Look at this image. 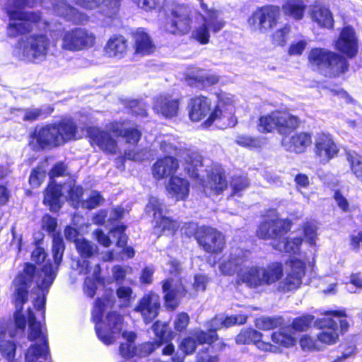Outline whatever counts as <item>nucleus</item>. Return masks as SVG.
<instances>
[{
	"mask_svg": "<svg viewBox=\"0 0 362 362\" xmlns=\"http://www.w3.org/2000/svg\"><path fill=\"white\" fill-rule=\"evenodd\" d=\"M310 18L313 23L320 28L333 29L334 20L329 8L321 4H314L309 11Z\"/></svg>",
	"mask_w": 362,
	"mask_h": 362,
	"instance_id": "obj_24",
	"label": "nucleus"
},
{
	"mask_svg": "<svg viewBox=\"0 0 362 362\" xmlns=\"http://www.w3.org/2000/svg\"><path fill=\"white\" fill-rule=\"evenodd\" d=\"M36 271L37 268L34 264L26 262L23 270L19 272L15 278L13 302L16 308H20V310H23V305L28 301L29 288L33 282Z\"/></svg>",
	"mask_w": 362,
	"mask_h": 362,
	"instance_id": "obj_10",
	"label": "nucleus"
},
{
	"mask_svg": "<svg viewBox=\"0 0 362 362\" xmlns=\"http://www.w3.org/2000/svg\"><path fill=\"white\" fill-rule=\"evenodd\" d=\"M46 177V172L41 165L33 168L28 178L31 188L37 189L41 186Z\"/></svg>",
	"mask_w": 362,
	"mask_h": 362,
	"instance_id": "obj_51",
	"label": "nucleus"
},
{
	"mask_svg": "<svg viewBox=\"0 0 362 362\" xmlns=\"http://www.w3.org/2000/svg\"><path fill=\"white\" fill-rule=\"evenodd\" d=\"M50 41L45 34H33L27 38V44L23 45V40H20L16 47L21 50L22 56L28 60L46 57L49 47Z\"/></svg>",
	"mask_w": 362,
	"mask_h": 362,
	"instance_id": "obj_12",
	"label": "nucleus"
},
{
	"mask_svg": "<svg viewBox=\"0 0 362 362\" xmlns=\"http://www.w3.org/2000/svg\"><path fill=\"white\" fill-rule=\"evenodd\" d=\"M116 300L112 294H106L95 299L91 310V320L95 323V330L98 339L105 345L115 341L114 334L122 330L123 317L117 311H110L105 316V330L100 326L103 321L105 310L112 308Z\"/></svg>",
	"mask_w": 362,
	"mask_h": 362,
	"instance_id": "obj_3",
	"label": "nucleus"
},
{
	"mask_svg": "<svg viewBox=\"0 0 362 362\" xmlns=\"http://www.w3.org/2000/svg\"><path fill=\"white\" fill-rule=\"evenodd\" d=\"M292 225L288 218H264L258 224L255 236L262 240L280 239L290 231Z\"/></svg>",
	"mask_w": 362,
	"mask_h": 362,
	"instance_id": "obj_11",
	"label": "nucleus"
},
{
	"mask_svg": "<svg viewBox=\"0 0 362 362\" xmlns=\"http://www.w3.org/2000/svg\"><path fill=\"white\" fill-rule=\"evenodd\" d=\"M95 37L86 30L75 28L66 32L62 38V47L70 51H78L91 47Z\"/></svg>",
	"mask_w": 362,
	"mask_h": 362,
	"instance_id": "obj_18",
	"label": "nucleus"
},
{
	"mask_svg": "<svg viewBox=\"0 0 362 362\" xmlns=\"http://www.w3.org/2000/svg\"><path fill=\"white\" fill-rule=\"evenodd\" d=\"M179 105V99H173L169 95H160L154 101L153 110L165 118H173L177 115Z\"/></svg>",
	"mask_w": 362,
	"mask_h": 362,
	"instance_id": "obj_26",
	"label": "nucleus"
},
{
	"mask_svg": "<svg viewBox=\"0 0 362 362\" xmlns=\"http://www.w3.org/2000/svg\"><path fill=\"white\" fill-rule=\"evenodd\" d=\"M125 121H113L110 123V131L116 137H122L129 146H137L142 137V131L138 126L124 128Z\"/></svg>",
	"mask_w": 362,
	"mask_h": 362,
	"instance_id": "obj_20",
	"label": "nucleus"
},
{
	"mask_svg": "<svg viewBox=\"0 0 362 362\" xmlns=\"http://www.w3.org/2000/svg\"><path fill=\"white\" fill-rule=\"evenodd\" d=\"M41 229L45 231L52 238L55 235H62L60 230H57V218L49 214H45L42 217Z\"/></svg>",
	"mask_w": 362,
	"mask_h": 362,
	"instance_id": "obj_45",
	"label": "nucleus"
},
{
	"mask_svg": "<svg viewBox=\"0 0 362 362\" xmlns=\"http://www.w3.org/2000/svg\"><path fill=\"white\" fill-rule=\"evenodd\" d=\"M178 229V225L175 220L166 216H161L156 220L153 226V233L158 238L164 235H173Z\"/></svg>",
	"mask_w": 362,
	"mask_h": 362,
	"instance_id": "obj_37",
	"label": "nucleus"
},
{
	"mask_svg": "<svg viewBox=\"0 0 362 362\" xmlns=\"http://www.w3.org/2000/svg\"><path fill=\"white\" fill-rule=\"evenodd\" d=\"M127 226L124 224L115 226L112 232L113 236L117 238L116 245L118 247H124L127 245L128 235L125 233Z\"/></svg>",
	"mask_w": 362,
	"mask_h": 362,
	"instance_id": "obj_60",
	"label": "nucleus"
},
{
	"mask_svg": "<svg viewBox=\"0 0 362 362\" xmlns=\"http://www.w3.org/2000/svg\"><path fill=\"white\" fill-rule=\"evenodd\" d=\"M218 327H210L207 330L197 328L190 332V335L185 337L180 344L178 348L181 353L176 352L171 357L172 362H184L185 357L195 353L198 346L204 344H211L218 339L217 332Z\"/></svg>",
	"mask_w": 362,
	"mask_h": 362,
	"instance_id": "obj_7",
	"label": "nucleus"
},
{
	"mask_svg": "<svg viewBox=\"0 0 362 362\" xmlns=\"http://www.w3.org/2000/svg\"><path fill=\"white\" fill-rule=\"evenodd\" d=\"M161 308L160 298L153 291L144 293L139 300L134 311L141 314L146 324L151 322L159 314Z\"/></svg>",
	"mask_w": 362,
	"mask_h": 362,
	"instance_id": "obj_19",
	"label": "nucleus"
},
{
	"mask_svg": "<svg viewBox=\"0 0 362 362\" xmlns=\"http://www.w3.org/2000/svg\"><path fill=\"white\" fill-rule=\"evenodd\" d=\"M238 282L244 283L251 288L264 286L259 267L253 266L239 273Z\"/></svg>",
	"mask_w": 362,
	"mask_h": 362,
	"instance_id": "obj_38",
	"label": "nucleus"
},
{
	"mask_svg": "<svg viewBox=\"0 0 362 362\" xmlns=\"http://www.w3.org/2000/svg\"><path fill=\"white\" fill-rule=\"evenodd\" d=\"M209 346L202 347L198 352L195 362H218L219 358L216 355L209 354Z\"/></svg>",
	"mask_w": 362,
	"mask_h": 362,
	"instance_id": "obj_64",
	"label": "nucleus"
},
{
	"mask_svg": "<svg viewBox=\"0 0 362 362\" xmlns=\"http://www.w3.org/2000/svg\"><path fill=\"white\" fill-rule=\"evenodd\" d=\"M314 318L313 315L309 314L298 316L293 320L291 327L296 332H305L310 327Z\"/></svg>",
	"mask_w": 362,
	"mask_h": 362,
	"instance_id": "obj_48",
	"label": "nucleus"
},
{
	"mask_svg": "<svg viewBox=\"0 0 362 362\" xmlns=\"http://www.w3.org/2000/svg\"><path fill=\"white\" fill-rule=\"evenodd\" d=\"M264 286L278 282L284 276V266L281 262H272L265 267H259Z\"/></svg>",
	"mask_w": 362,
	"mask_h": 362,
	"instance_id": "obj_35",
	"label": "nucleus"
},
{
	"mask_svg": "<svg viewBox=\"0 0 362 362\" xmlns=\"http://www.w3.org/2000/svg\"><path fill=\"white\" fill-rule=\"evenodd\" d=\"M303 242V238L302 237H295L293 238L287 237L284 238V252L290 254H297Z\"/></svg>",
	"mask_w": 362,
	"mask_h": 362,
	"instance_id": "obj_59",
	"label": "nucleus"
},
{
	"mask_svg": "<svg viewBox=\"0 0 362 362\" xmlns=\"http://www.w3.org/2000/svg\"><path fill=\"white\" fill-rule=\"evenodd\" d=\"M132 38L133 48L136 54L147 56L156 50V47L151 35L143 28H138L132 33Z\"/></svg>",
	"mask_w": 362,
	"mask_h": 362,
	"instance_id": "obj_25",
	"label": "nucleus"
},
{
	"mask_svg": "<svg viewBox=\"0 0 362 362\" xmlns=\"http://www.w3.org/2000/svg\"><path fill=\"white\" fill-rule=\"evenodd\" d=\"M185 170L190 178L199 180V168L203 166V157L197 151L187 150L184 157Z\"/></svg>",
	"mask_w": 362,
	"mask_h": 362,
	"instance_id": "obj_32",
	"label": "nucleus"
},
{
	"mask_svg": "<svg viewBox=\"0 0 362 362\" xmlns=\"http://www.w3.org/2000/svg\"><path fill=\"white\" fill-rule=\"evenodd\" d=\"M187 110L189 119L193 122L204 119L211 110V100L203 95H194L188 102Z\"/></svg>",
	"mask_w": 362,
	"mask_h": 362,
	"instance_id": "obj_21",
	"label": "nucleus"
},
{
	"mask_svg": "<svg viewBox=\"0 0 362 362\" xmlns=\"http://www.w3.org/2000/svg\"><path fill=\"white\" fill-rule=\"evenodd\" d=\"M52 255L53 262L48 260L41 268L42 272L48 278L47 286H50L56 278L57 271L61 264L65 251V244L62 235H55L52 238Z\"/></svg>",
	"mask_w": 362,
	"mask_h": 362,
	"instance_id": "obj_15",
	"label": "nucleus"
},
{
	"mask_svg": "<svg viewBox=\"0 0 362 362\" xmlns=\"http://www.w3.org/2000/svg\"><path fill=\"white\" fill-rule=\"evenodd\" d=\"M48 278L44 276L42 280L41 284L37 286V288L41 290V296H37L34 300V307L36 310L41 311L42 315L45 313V303H46V296L48 293L50 286H47Z\"/></svg>",
	"mask_w": 362,
	"mask_h": 362,
	"instance_id": "obj_47",
	"label": "nucleus"
},
{
	"mask_svg": "<svg viewBox=\"0 0 362 362\" xmlns=\"http://www.w3.org/2000/svg\"><path fill=\"white\" fill-rule=\"evenodd\" d=\"M272 340L276 345L285 348L291 347L296 344V339L293 337L280 330L272 333Z\"/></svg>",
	"mask_w": 362,
	"mask_h": 362,
	"instance_id": "obj_49",
	"label": "nucleus"
},
{
	"mask_svg": "<svg viewBox=\"0 0 362 362\" xmlns=\"http://www.w3.org/2000/svg\"><path fill=\"white\" fill-rule=\"evenodd\" d=\"M247 319V317L244 315L226 316L216 327H218V330L222 327L228 328L236 325H244Z\"/></svg>",
	"mask_w": 362,
	"mask_h": 362,
	"instance_id": "obj_57",
	"label": "nucleus"
},
{
	"mask_svg": "<svg viewBox=\"0 0 362 362\" xmlns=\"http://www.w3.org/2000/svg\"><path fill=\"white\" fill-rule=\"evenodd\" d=\"M235 143L242 147L252 148H259L261 147L260 141L257 137L251 136L247 134H240L236 137Z\"/></svg>",
	"mask_w": 362,
	"mask_h": 362,
	"instance_id": "obj_54",
	"label": "nucleus"
},
{
	"mask_svg": "<svg viewBox=\"0 0 362 362\" xmlns=\"http://www.w3.org/2000/svg\"><path fill=\"white\" fill-rule=\"evenodd\" d=\"M170 266L169 273L177 276L175 283L171 278H168L161 281L162 292L163 293V300L168 310L174 311L180 304V299L185 297L188 290L182 283L180 274L182 271L181 263L176 259H170L168 262Z\"/></svg>",
	"mask_w": 362,
	"mask_h": 362,
	"instance_id": "obj_6",
	"label": "nucleus"
},
{
	"mask_svg": "<svg viewBox=\"0 0 362 362\" xmlns=\"http://www.w3.org/2000/svg\"><path fill=\"white\" fill-rule=\"evenodd\" d=\"M132 293V288L127 286H120L116 289L117 297L124 306L129 305Z\"/></svg>",
	"mask_w": 362,
	"mask_h": 362,
	"instance_id": "obj_63",
	"label": "nucleus"
},
{
	"mask_svg": "<svg viewBox=\"0 0 362 362\" xmlns=\"http://www.w3.org/2000/svg\"><path fill=\"white\" fill-rule=\"evenodd\" d=\"M337 52L323 47H313L308 54L309 64L320 71H324L330 78H339L350 69L349 59L358 54V40L351 25L342 28L334 42Z\"/></svg>",
	"mask_w": 362,
	"mask_h": 362,
	"instance_id": "obj_1",
	"label": "nucleus"
},
{
	"mask_svg": "<svg viewBox=\"0 0 362 362\" xmlns=\"http://www.w3.org/2000/svg\"><path fill=\"white\" fill-rule=\"evenodd\" d=\"M78 127L71 117H64L33 129L29 136V145L35 151L59 148L77 139Z\"/></svg>",
	"mask_w": 362,
	"mask_h": 362,
	"instance_id": "obj_2",
	"label": "nucleus"
},
{
	"mask_svg": "<svg viewBox=\"0 0 362 362\" xmlns=\"http://www.w3.org/2000/svg\"><path fill=\"white\" fill-rule=\"evenodd\" d=\"M291 28L288 23L276 29L271 35L272 44L275 47H284L287 43V37L291 33Z\"/></svg>",
	"mask_w": 362,
	"mask_h": 362,
	"instance_id": "obj_46",
	"label": "nucleus"
},
{
	"mask_svg": "<svg viewBox=\"0 0 362 362\" xmlns=\"http://www.w3.org/2000/svg\"><path fill=\"white\" fill-rule=\"evenodd\" d=\"M62 196L61 185L55 181H49L44 190L43 204L52 212H58L62 208L60 199Z\"/></svg>",
	"mask_w": 362,
	"mask_h": 362,
	"instance_id": "obj_30",
	"label": "nucleus"
},
{
	"mask_svg": "<svg viewBox=\"0 0 362 362\" xmlns=\"http://www.w3.org/2000/svg\"><path fill=\"white\" fill-rule=\"evenodd\" d=\"M313 142V134L310 132H298L288 139L286 150L299 154L306 151Z\"/></svg>",
	"mask_w": 362,
	"mask_h": 362,
	"instance_id": "obj_31",
	"label": "nucleus"
},
{
	"mask_svg": "<svg viewBox=\"0 0 362 362\" xmlns=\"http://www.w3.org/2000/svg\"><path fill=\"white\" fill-rule=\"evenodd\" d=\"M127 49L128 41L122 35H113L105 46V51L110 57H123Z\"/></svg>",
	"mask_w": 362,
	"mask_h": 362,
	"instance_id": "obj_36",
	"label": "nucleus"
},
{
	"mask_svg": "<svg viewBox=\"0 0 362 362\" xmlns=\"http://www.w3.org/2000/svg\"><path fill=\"white\" fill-rule=\"evenodd\" d=\"M75 247L79 256L83 259L81 273L88 274L90 272V262L88 259L94 255L97 247L84 238L76 240L75 241Z\"/></svg>",
	"mask_w": 362,
	"mask_h": 362,
	"instance_id": "obj_33",
	"label": "nucleus"
},
{
	"mask_svg": "<svg viewBox=\"0 0 362 362\" xmlns=\"http://www.w3.org/2000/svg\"><path fill=\"white\" fill-rule=\"evenodd\" d=\"M280 7L286 17L295 21L303 20L307 10L303 0H285Z\"/></svg>",
	"mask_w": 362,
	"mask_h": 362,
	"instance_id": "obj_34",
	"label": "nucleus"
},
{
	"mask_svg": "<svg viewBox=\"0 0 362 362\" xmlns=\"http://www.w3.org/2000/svg\"><path fill=\"white\" fill-rule=\"evenodd\" d=\"M192 23L191 11L184 4L174 3L165 11L164 27L172 35L183 36L188 34Z\"/></svg>",
	"mask_w": 362,
	"mask_h": 362,
	"instance_id": "obj_8",
	"label": "nucleus"
},
{
	"mask_svg": "<svg viewBox=\"0 0 362 362\" xmlns=\"http://www.w3.org/2000/svg\"><path fill=\"white\" fill-rule=\"evenodd\" d=\"M182 230L185 237L194 238L198 246L210 255H219L226 247V237L216 228L189 221L184 223Z\"/></svg>",
	"mask_w": 362,
	"mask_h": 362,
	"instance_id": "obj_5",
	"label": "nucleus"
},
{
	"mask_svg": "<svg viewBox=\"0 0 362 362\" xmlns=\"http://www.w3.org/2000/svg\"><path fill=\"white\" fill-rule=\"evenodd\" d=\"M30 0H13L11 5H8L6 14L10 22L6 26V35L9 38H16L30 34L33 27L42 21L40 11H23L26 7H31Z\"/></svg>",
	"mask_w": 362,
	"mask_h": 362,
	"instance_id": "obj_4",
	"label": "nucleus"
},
{
	"mask_svg": "<svg viewBox=\"0 0 362 362\" xmlns=\"http://www.w3.org/2000/svg\"><path fill=\"white\" fill-rule=\"evenodd\" d=\"M262 334L254 329L241 330L235 337L238 344H255L259 349L268 351H271L272 345L269 342L262 341Z\"/></svg>",
	"mask_w": 362,
	"mask_h": 362,
	"instance_id": "obj_27",
	"label": "nucleus"
},
{
	"mask_svg": "<svg viewBox=\"0 0 362 362\" xmlns=\"http://www.w3.org/2000/svg\"><path fill=\"white\" fill-rule=\"evenodd\" d=\"M280 17V6L264 4L257 7L248 16L246 22L252 31L267 33L278 25Z\"/></svg>",
	"mask_w": 362,
	"mask_h": 362,
	"instance_id": "obj_9",
	"label": "nucleus"
},
{
	"mask_svg": "<svg viewBox=\"0 0 362 362\" xmlns=\"http://www.w3.org/2000/svg\"><path fill=\"white\" fill-rule=\"evenodd\" d=\"M230 186L232 189L230 197H241L242 192L250 186V182L245 176L234 175L230 179Z\"/></svg>",
	"mask_w": 362,
	"mask_h": 362,
	"instance_id": "obj_44",
	"label": "nucleus"
},
{
	"mask_svg": "<svg viewBox=\"0 0 362 362\" xmlns=\"http://www.w3.org/2000/svg\"><path fill=\"white\" fill-rule=\"evenodd\" d=\"M17 345L13 340H6L0 343L1 355L8 361H16L14 360L16 354Z\"/></svg>",
	"mask_w": 362,
	"mask_h": 362,
	"instance_id": "obj_50",
	"label": "nucleus"
},
{
	"mask_svg": "<svg viewBox=\"0 0 362 362\" xmlns=\"http://www.w3.org/2000/svg\"><path fill=\"white\" fill-rule=\"evenodd\" d=\"M122 337L127 341L121 343L119 347L120 356L125 359H131L137 355V347L135 345L136 334L134 332H124Z\"/></svg>",
	"mask_w": 362,
	"mask_h": 362,
	"instance_id": "obj_40",
	"label": "nucleus"
},
{
	"mask_svg": "<svg viewBox=\"0 0 362 362\" xmlns=\"http://www.w3.org/2000/svg\"><path fill=\"white\" fill-rule=\"evenodd\" d=\"M151 328L156 336L154 340L160 346L164 342L172 341L175 337L174 332L169 329V324L168 322L156 320L152 325Z\"/></svg>",
	"mask_w": 362,
	"mask_h": 362,
	"instance_id": "obj_41",
	"label": "nucleus"
},
{
	"mask_svg": "<svg viewBox=\"0 0 362 362\" xmlns=\"http://www.w3.org/2000/svg\"><path fill=\"white\" fill-rule=\"evenodd\" d=\"M347 160L352 173L358 181L362 182V157L358 154L347 153Z\"/></svg>",
	"mask_w": 362,
	"mask_h": 362,
	"instance_id": "obj_52",
	"label": "nucleus"
},
{
	"mask_svg": "<svg viewBox=\"0 0 362 362\" xmlns=\"http://www.w3.org/2000/svg\"><path fill=\"white\" fill-rule=\"evenodd\" d=\"M54 8L60 16L66 18H70L76 13V9L65 0L59 1Z\"/></svg>",
	"mask_w": 362,
	"mask_h": 362,
	"instance_id": "obj_55",
	"label": "nucleus"
},
{
	"mask_svg": "<svg viewBox=\"0 0 362 362\" xmlns=\"http://www.w3.org/2000/svg\"><path fill=\"white\" fill-rule=\"evenodd\" d=\"M276 111L261 115L258 119L257 129L259 132L262 134L271 133L276 129Z\"/></svg>",
	"mask_w": 362,
	"mask_h": 362,
	"instance_id": "obj_42",
	"label": "nucleus"
},
{
	"mask_svg": "<svg viewBox=\"0 0 362 362\" xmlns=\"http://www.w3.org/2000/svg\"><path fill=\"white\" fill-rule=\"evenodd\" d=\"M291 270L278 286V290L286 293L297 290L302 284V279L305 274L306 264L298 258H291L289 260Z\"/></svg>",
	"mask_w": 362,
	"mask_h": 362,
	"instance_id": "obj_16",
	"label": "nucleus"
},
{
	"mask_svg": "<svg viewBox=\"0 0 362 362\" xmlns=\"http://www.w3.org/2000/svg\"><path fill=\"white\" fill-rule=\"evenodd\" d=\"M110 131L103 129L96 126H89L86 128V136L88 139L90 145L92 147L98 146L100 150L106 154H116L118 144L117 141L112 136Z\"/></svg>",
	"mask_w": 362,
	"mask_h": 362,
	"instance_id": "obj_13",
	"label": "nucleus"
},
{
	"mask_svg": "<svg viewBox=\"0 0 362 362\" xmlns=\"http://www.w3.org/2000/svg\"><path fill=\"white\" fill-rule=\"evenodd\" d=\"M281 317H263L257 320V325L262 330H270L281 326Z\"/></svg>",
	"mask_w": 362,
	"mask_h": 362,
	"instance_id": "obj_58",
	"label": "nucleus"
},
{
	"mask_svg": "<svg viewBox=\"0 0 362 362\" xmlns=\"http://www.w3.org/2000/svg\"><path fill=\"white\" fill-rule=\"evenodd\" d=\"M122 0H107L102 13L105 17L115 19L119 16Z\"/></svg>",
	"mask_w": 362,
	"mask_h": 362,
	"instance_id": "obj_53",
	"label": "nucleus"
},
{
	"mask_svg": "<svg viewBox=\"0 0 362 362\" xmlns=\"http://www.w3.org/2000/svg\"><path fill=\"white\" fill-rule=\"evenodd\" d=\"M128 108L132 115L136 117H146L148 110L145 105L139 100H132L128 103Z\"/></svg>",
	"mask_w": 362,
	"mask_h": 362,
	"instance_id": "obj_61",
	"label": "nucleus"
},
{
	"mask_svg": "<svg viewBox=\"0 0 362 362\" xmlns=\"http://www.w3.org/2000/svg\"><path fill=\"white\" fill-rule=\"evenodd\" d=\"M339 148L329 133H317L314 142L313 153L320 164L326 165L337 156Z\"/></svg>",
	"mask_w": 362,
	"mask_h": 362,
	"instance_id": "obj_14",
	"label": "nucleus"
},
{
	"mask_svg": "<svg viewBox=\"0 0 362 362\" xmlns=\"http://www.w3.org/2000/svg\"><path fill=\"white\" fill-rule=\"evenodd\" d=\"M189 181L177 175L170 177L166 190L176 201H185L189 194Z\"/></svg>",
	"mask_w": 362,
	"mask_h": 362,
	"instance_id": "obj_29",
	"label": "nucleus"
},
{
	"mask_svg": "<svg viewBox=\"0 0 362 362\" xmlns=\"http://www.w3.org/2000/svg\"><path fill=\"white\" fill-rule=\"evenodd\" d=\"M276 130L281 135H288L300 125L301 121L296 115L279 110H276Z\"/></svg>",
	"mask_w": 362,
	"mask_h": 362,
	"instance_id": "obj_28",
	"label": "nucleus"
},
{
	"mask_svg": "<svg viewBox=\"0 0 362 362\" xmlns=\"http://www.w3.org/2000/svg\"><path fill=\"white\" fill-rule=\"evenodd\" d=\"M208 185L213 193L220 195L228 187V182L223 170H211L208 175Z\"/></svg>",
	"mask_w": 362,
	"mask_h": 362,
	"instance_id": "obj_39",
	"label": "nucleus"
},
{
	"mask_svg": "<svg viewBox=\"0 0 362 362\" xmlns=\"http://www.w3.org/2000/svg\"><path fill=\"white\" fill-rule=\"evenodd\" d=\"M180 166L178 160L172 156H165L158 158L152 165L153 177L156 180L175 175Z\"/></svg>",
	"mask_w": 362,
	"mask_h": 362,
	"instance_id": "obj_23",
	"label": "nucleus"
},
{
	"mask_svg": "<svg viewBox=\"0 0 362 362\" xmlns=\"http://www.w3.org/2000/svg\"><path fill=\"white\" fill-rule=\"evenodd\" d=\"M208 21L204 18V23L195 28L192 34V37L200 45H206L210 41V32L211 28L213 33H218L225 25V22L218 19L217 11L214 9L208 10Z\"/></svg>",
	"mask_w": 362,
	"mask_h": 362,
	"instance_id": "obj_17",
	"label": "nucleus"
},
{
	"mask_svg": "<svg viewBox=\"0 0 362 362\" xmlns=\"http://www.w3.org/2000/svg\"><path fill=\"white\" fill-rule=\"evenodd\" d=\"M316 325L321 331L317 334V340L322 344L332 345L339 339L338 323L332 317H324L316 321Z\"/></svg>",
	"mask_w": 362,
	"mask_h": 362,
	"instance_id": "obj_22",
	"label": "nucleus"
},
{
	"mask_svg": "<svg viewBox=\"0 0 362 362\" xmlns=\"http://www.w3.org/2000/svg\"><path fill=\"white\" fill-rule=\"evenodd\" d=\"M100 267L99 264L96 265V269L94 272V278L86 277L83 283V291L90 298H93L98 289L97 282L102 281L103 279L100 277Z\"/></svg>",
	"mask_w": 362,
	"mask_h": 362,
	"instance_id": "obj_43",
	"label": "nucleus"
},
{
	"mask_svg": "<svg viewBox=\"0 0 362 362\" xmlns=\"http://www.w3.org/2000/svg\"><path fill=\"white\" fill-rule=\"evenodd\" d=\"M83 193V188L81 185H73L68 190V201L74 207H77L81 202Z\"/></svg>",
	"mask_w": 362,
	"mask_h": 362,
	"instance_id": "obj_56",
	"label": "nucleus"
},
{
	"mask_svg": "<svg viewBox=\"0 0 362 362\" xmlns=\"http://www.w3.org/2000/svg\"><path fill=\"white\" fill-rule=\"evenodd\" d=\"M138 8L146 12H151L156 10H160V0H131Z\"/></svg>",
	"mask_w": 362,
	"mask_h": 362,
	"instance_id": "obj_62",
	"label": "nucleus"
}]
</instances>
